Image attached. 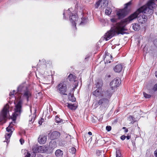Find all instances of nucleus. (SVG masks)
Wrapping results in <instances>:
<instances>
[{
	"label": "nucleus",
	"instance_id": "a211bd4d",
	"mask_svg": "<svg viewBox=\"0 0 157 157\" xmlns=\"http://www.w3.org/2000/svg\"><path fill=\"white\" fill-rule=\"evenodd\" d=\"M122 69V66L121 64L116 65L114 68V70L116 72H120Z\"/></svg>",
	"mask_w": 157,
	"mask_h": 157
},
{
	"label": "nucleus",
	"instance_id": "79ce46f5",
	"mask_svg": "<svg viewBox=\"0 0 157 157\" xmlns=\"http://www.w3.org/2000/svg\"><path fill=\"white\" fill-rule=\"evenodd\" d=\"M111 21L113 23H115L117 22V20L115 18H113L111 19Z\"/></svg>",
	"mask_w": 157,
	"mask_h": 157
},
{
	"label": "nucleus",
	"instance_id": "3c124183",
	"mask_svg": "<svg viewBox=\"0 0 157 157\" xmlns=\"http://www.w3.org/2000/svg\"><path fill=\"white\" fill-rule=\"evenodd\" d=\"M88 134L89 135H92V133L91 132H88Z\"/></svg>",
	"mask_w": 157,
	"mask_h": 157
},
{
	"label": "nucleus",
	"instance_id": "aec40b11",
	"mask_svg": "<svg viewBox=\"0 0 157 157\" xmlns=\"http://www.w3.org/2000/svg\"><path fill=\"white\" fill-rule=\"evenodd\" d=\"M132 25V28L135 31H139L140 29V26L138 24L134 23Z\"/></svg>",
	"mask_w": 157,
	"mask_h": 157
},
{
	"label": "nucleus",
	"instance_id": "1a4fd4ad",
	"mask_svg": "<svg viewBox=\"0 0 157 157\" xmlns=\"http://www.w3.org/2000/svg\"><path fill=\"white\" fill-rule=\"evenodd\" d=\"M120 79L118 78H116L114 79L110 83V85L111 86V89L112 90H114L117 87L119 86L120 82Z\"/></svg>",
	"mask_w": 157,
	"mask_h": 157
},
{
	"label": "nucleus",
	"instance_id": "a18cd8bd",
	"mask_svg": "<svg viewBox=\"0 0 157 157\" xmlns=\"http://www.w3.org/2000/svg\"><path fill=\"white\" fill-rule=\"evenodd\" d=\"M126 138V136L124 135L122 136H121V139L122 140H123Z\"/></svg>",
	"mask_w": 157,
	"mask_h": 157
},
{
	"label": "nucleus",
	"instance_id": "b1692460",
	"mask_svg": "<svg viewBox=\"0 0 157 157\" xmlns=\"http://www.w3.org/2000/svg\"><path fill=\"white\" fill-rule=\"evenodd\" d=\"M67 104L68 108L72 110H75L77 108V107L74 104L69 103H67Z\"/></svg>",
	"mask_w": 157,
	"mask_h": 157
},
{
	"label": "nucleus",
	"instance_id": "2f4dec72",
	"mask_svg": "<svg viewBox=\"0 0 157 157\" xmlns=\"http://www.w3.org/2000/svg\"><path fill=\"white\" fill-rule=\"evenodd\" d=\"M68 98L69 100L72 101H75V98L71 94L69 95Z\"/></svg>",
	"mask_w": 157,
	"mask_h": 157
},
{
	"label": "nucleus",
	"instance_id": "cd10ccee",
	"mask_svg": "<svg viewBox=\"0 0 157 157\" xmlns=\"http://www.w3.org/2000/svg\"><path fill=\"white\" fill-rule=\"evenodd\" d=\"M112 10L109 8L107 7L105 10V13L106 14L109 15L111 13Z\"/></svg>",
	"mask_w": 157,
	"mask_h": 157
},
{
	"label": "nucleus",
	"instance_id": "39448f33",
	"mask_svg": "<svg viewBox=\"0 0 157 157\" xmlns=\"http://www.w3.org/2000/svg\"><path fill=\"white\" fill-rule=\"evenodd\" d=\"M33 150L34 153H46L48 154H50V153H48L49 150L48 147L45 145H42L40 146H35L33 147Z\"/></svg>",
	"mask_w": 157,
	"mask_h": 157
},
{
	"label": "nucleus",
	"instance_id": "7ed1b4c3",
	"mask_svg": "<svg viewBox=\"0 0 157 157\" xmlns=\"http://www.w3.org/2000/svg\"><path fill=\"white\" fill-rule=\"evenodd\" d=\"M115 29H111L105 34L104 38L106 41L115 35L116 33L124 34L126 33L125 31L127 29L125 28V25L122 22V20L120 22L116 24Z\"/></svg>",
	"mask_w": 157,
	"mask_h": 157
},
{
	"label": "nucleus",
	"instance_id": "e433bc0d",
	"mask_svg": "<svg viewBox=\"0 0 157 157\" xmlns=\"http://www.w3.org/2000/svg\"><path fill=\"white\" fill-rule=\"evenodd\" d=\"M102 153V151L99 150H97L96 151V155H97L99 156V157L101 156Z\"/></svg>",
	"mask_w": 157,
	"mask_h": 157
},
{
	"label": "nucleus",
	"instance_id": "6ab92c4d",
	"mask_svg": "<svg viewBox=\"0 0 157 157\" xmlns=\"http://www.w3.org/2000/svg\"><path fill=\"white\" fill-rule=\"evenodd\" d=\"M55 154L57 157H62L63 155V152L60 149H58L55 151Z\"/></svg>",
	"mask_w": 157,
	"mask_h": 157
},
{
	"label": "nucleus",
	"instance_id": "49530a36",
	"mask_svg": "<svg viewBox=\"0 0 157 157\" xmlns=\"http://www.w3.org/2000/svg\"><path fill=\"white\" fill-rule=\"evenodd\" d=\"M44 120L43 119H41L40 121H39L38 123L40 125L42 124Z\"/></svg>",
	"mask_w": 157,
	"mask_h": 157
},
{
	"label": "nucleus",
	"instance_id": "a19ab883",
	"mask_svg": "<svg viewBox=\"0 0 157 157\" xmlns=\"http://www.w3.org/2000/svg\"><path fill=\"white\" fill-rule=\"evenodd\" d=\"M15 92V90H13L12 92H10V96H14V94Z\"/></svg>",
	"mask_w": 157,
	"mask_h": 157
},
{
	"label": "nucleus",
	"instance_id": "20e7f679",
	"mask_svg": "<svg viewBox=\"0 0 157 157\" xmlns=\"http://www.w3.org/2000/svg\"><path fill=\"white\" fill-rule=\"evenodd\" d=\"M69 15V20L70 22L71 23L73 26L74 25V27L75 29H76V25L77 23H78V16L76 14H73L70 11V9H69L65 11L64 10L63 15V18L64 19H66L65 15Z\"/></svg>",
	"mask_w": 157,
	"mask_h": 157
},
{
	"label": "nucleus",
	"instance_id": "ddd939ff",
	"mask_svg": "<svg viewBox=\"0 0 157 157\" xmlns=\"http://www.w3.org/2000/svg\"><path fill=\"white\" fill-rule=\"evenodd\" d=\"M126 12L124 10H121L117 12V15L119 19L124 18L126 15Z\"/></svg>",
	"mask_w": 157,
	"mask_h": 157
},
{
	"label": "nucleus",
	"instance_id": "c03bdc74",
	"mask_svg": "<svg viewBox=\"0 0 157 157\" xmlns=\"http://www.w3.org/2000/svg\"><path fill=\"white\" fill-rule=\"evenodd\" d=\"M20 143H21V144H22L24 142V140L23 139L21 138L20 140Z\"/></svg>",
	"mask_w": 157,
	"mask_h": 157
},
{
	"label": "nucleus",
	"instance_id": "423d86ee",
	"mask_svg": "<svg viewBox=\"0 0 157 157\" xmlns=\"http://www.w3.org/2000/svg\"><path fill=\"white\" fill-rule=\"evenodd\" d=\"M9 105L7 104L4 107L0 114V122L3 121H5L4 123L6 122L7 115L9 112Z\"/></svg>",
	"mask_w": 157,
	"mask_h": 157
},
{
	"label": "nucleus",
	"instance_id": "9b49d317",
	"mask_svg": "<svg viewBox=\"0 0 157 157\" xmlns=\"http://www.w3.org/2000/svg\"><path fill=\"white\" fill-rule=\"evenodd\" d=\"M57 146V143L56 141L54 140H51L49 143V147H48L49 151L48 152L50 153H52L54 149L56 148Z\"/></svg>",
	"mask_w": 157,
	"mask_h": 157
},
{
	"label": "nucleus",
	"instance_id": "c756f323",
	"mask_svg": "<svg viewBox=\"0 0 157 157\" xmlns=\"http://www.w3.org/2000/svg\"><path fill=\"white\" fill-rule=\"evenodd\" d=\"M116 157H122L120 150L118 149H116Z\"/></svg>",
	"mask_w": 157,
	"mask_h": 157
},
{
	"label": "nucleus",
	"instance_id": "bf43d9fd",
	"mask_svg": "<svg viewBox=\"0 0 157 157\" xmlns=\"http://www.w3.org/2000/svg\"><path fill=\"white\" fill-rule=\"evenodd\" d=\"M2 0H0V2H1Z\"/></svg>",
	"mask_w": 157,
	"mask_h": 157
},
{
	"label": "nucleus",
	"instance_id": "6e6552de",
	"mask_svg": "<svg viewBox=\"0 0 157 157\" xmlns=\"http://www.w3.org/2000/svg\"><path fill=\"white\" fill-rule=\"evenodd\" d=\"M66 85L63 82H60L58 86L57 90L59 92L62 94L67 95L65 93L67 91Z\"/></svg>",
	"mask_w": 157,
	"mask_h": 157
},
{
	"label": "nucleus",
	"instance_id": "37998d69",
	"mask_svg": "<svg viewBox=\"0 0 157 157\" xmlns=\"http://www.w3.org/2000/svg\"><path fill=\"white\" fill-rule=\"evenodd\" d=\"M33 157H36V154L35 153L33 154ZM36 157H43L42 155L40 154H39L37 155V156Z\"/></svg>",
	"mask_w": 157,
	"mask_h": 157
},
{
	"label": "nucleus",
	"instance_id": "f257e3e1",
	"mask_svg": "<svg viewBox=\"0 0 157 157\" xmlns=\"http://www.w3.org/2000/svg\"><path fill=\"white\" fill-rule=\"evenodd\" d=\"M17 92L15 94V95H17L18 94H21V96L19 98L20 100L17 102V104L15 105L14 109L15 112L13 114L12 118L13 123H15L16 117L20 115L21 112V109L23 99H26L27 101H28L29 98L31 96V94L30 91L28 89L27 86H25L24 84L20 85L17 88ZM13 122L10 123L9 126L6 128V131L8 132L6 133L5 135L6 138L5 142L7 143L10 141L9 139L11 137L12 132L14 130L13 128Z\"/></svg>",
	"mask_w": 157,
	"mask_h": 157
},
{
	"label": "nucleus",
	"instance_id": "412c9836",
	"mask_svg": "<svg viewBox=\"0 0 157 157\" xmlns=\"http://www.w3.org/2000/svg\"><path fill=\"white\" fill-rule=\"evenodd\" d=\"M87 22V19L85 17H82L81 18V21L80 22H78L79 25H84Z\"/></svg>",
	"mask_w": 157,
	"mask_h": 157
},
{
	"label": "nucleus",
	"instance_id": "a878e982",
	"mask_svg": "<svg viewBox=\"0 0 157 157\" xmlns=\"http://www.w3.org/2000/svg\"><path fill=\"white\" fill-rule=\"evenodd\" d=\"M68 78L69 81H75L76 78V76L72 74H70L68 76Z\"/></svg>",
	"mask_w": 157,
	"mask_h": 157
},
{
	"label": "nucleus",
	"instance_id": "4be33fe9",
	"mask_svg": "<svg viewBox=\"0 0 157 157\" xmlns=\"http://www.w3.org/2000/svg\"><path fill=\"white\" fill-rule=\"evenodd\" d=\"M154 45L151 46V49L152 50H157V39H155L153 41Z\"/></svg>",
	"mask_w": 157,
	"mask_h": 157
},
{
	"label": "nucleus",
	"instance_id": "f704fd0d",
	"mask_svg": "<svg viewBox=\"0 0 157 157\" xmlns=\"http://www.w3.org/2000/svg\"><path fill=\"white\" fill-rule=\"evenodd\" d=\"M101 0H100L98 1L96 3L95 6L96 8H98L100 6H101Z\"/></svg>",
	"mask_w": 157,
	"mask_h": 157
},
{
	"label": "nucleus",
	"instance_id": "ea45409f",
	"mask_svg": "<svg viewBox=\"0 0 157 157\" xmlns=\"http://www.w3.org/2000/svg\"><path fill=\"white\" fill-rule=\"evenodd\" d=\"M153 90L154 91L157 90V83L155 84L153 88Z\"/></svg>",
	"mask_w": 157,
	"mask_h": 157
},
{
	"label": "nucleus",
	"instance_id": "dca6fc26",
	"mask_svg": "<svg viewBox=\"0 0 157 157\" xmlns=\"http://www.w3.org/2000/svg\"><path fill=\"white\" fill-rule=\"evenodd\" d=\"M112 58V56L111 55H106L104 59L105 63H109L112 62L113 61Z\"/></svg>",
	"mask_w": 157,
	"mask_h": 157
},
{
	"label": "nucleus",
	"instance_id": "393cba45",
	"mask_svg": "<svg viewBox=\"0 0 157 157\" xmlns=\"http://www.w3.org/2000/svg\"><path fill=\"white\" fill-rule=\"evenodd\" d=\"M36 117V116L35 115H33V116L31 115L29 116V117L30 118L29 120V124H32L34 122Z\"/></svg>",
	"mask_w": 157,
	"mask_h": 157
},
{
	"label": "nucleus",
	"instance_id": "5fc2aeb1",
	"mask_svg": "<svg viewBox=\"0 0 157 157\" xmlns=\"http://www.w3.org/2000/svg\"><path fill=\"white\" fill-rule=\"evenodd\" d=\"M155 77L157 78V71H155Z\"/></svg>",
	"mask_w": 157,
	"mask_h": 157
},
{
	"label": "nucleus",
	"instance_id": "9d476101",
	"mask_svg": "<svg viewBox=\"0 0 157 157\" xmlns=\"http://www.w3.org/2000/svg\"><path fill=\"white\" fill-rule=\"evenodd\" d=\"M113 91L111 89H109L107 90L102 91V98H110L112 96Z\"/></svg>",
	"mask_w": 157,
	"mask_h": 157
},
{
	"label": "nucleus",
	"instance_id": "de8ad7c7",
	"mask_svg": "<svg viewBox=\"0 0 157 157\" xmlns=\"http://www.w3.org/2000/svg\"><path fill=\"white\" fill-rule=\"evenodd\" d=\"M132 145L133 147V148H136V146L135 143V142L132 141Z\"/></svg>",
	"mask_w": 157,
	"mask_h": 157
},
{
	"label": "nucleus",
	"instance_id": "13d9d810",
	"mask_svg": "<svg viewBox=\"0 0 157 157\" xmlns=\"http://www.w3.org/2000/svg\"><path fill=\"white\" fill-rule=\"evenodd\" d=\"M123 129H125L126 128L125 127H123L122 128Z\"/></svg>",
	"mask_w": 157,
	"mask_h": 157
},
{
	"label": "nucleus",
	"instance_id": "4c0bfd02",
	"mask_svg": "<svg viewBox=\"0 0 157 157\" xmlns=\"http://www.w3.org/2000/svg\"><path fill=\"white\" fill-rule=\"evenodd\" d=\"M111 127L110 126H107L106 127V130L108 131L109 132L111 130Z\"/></svg>",
	"mask_w": 157,
	"mask_h": 157
},
{
	"label": "nucleus",
	"instance_id": "58836bf2",
	"mask_svg": "<svg viewBox=\"0 0 157 157\" xmlns=\"http://www.w3.org/2000/svg\"><path fill=\"white\" fill-rule=\"evenodd\" d=\"M25 157H30L31 156V155L30 153H29L28 152H25Z\"/></svg>",
	"mask_w": 157,
	"mask_h": 157
},
{
	"label": "nucleus",
	"instance_id": "f3484780",
	"mask_svg": "<svg viewBox=\"0 0 157 157\" xmlns=\"http://www.w3.org/2000/svg\"><path fill=\"white\" fill-rule=\"evenodd\" d=\"M156 5L155 2L152 0H149L147 3V6H145L147 8H149V9H152L153 10L152 8L154 7Z\"/></svg>",
	"mask_w": 157,
	"mask_h": 157
},
{
	"label": "nucleus",
	"instance_id": "72a5a7b5",
	"mask_svg": "<svg viewBox=\"0 0 157 157\" xmlns=\"http://www.w3.org/2000/svg\"><path fill=\"white\" fill-rule=\"evenodd\" d=\"M132 4L131 1H130L128 3L124 4V9L123 10H125L129 6H130Z\"/></svg>",
	"mask_w": 157,
	"mask_h": 157
},
{
	"label": "nucleus",
	"instance_id": "8fccbe9b",
	"mask_svg": "<svg viewBox=\"0 0 157 157\" xmlns=\"http://www.w3.org/2000/svg\"><path fill=\"white\" fill-rule=\"evenodd\" d=\"M126 138L127 140H129L131 136H126Z\"/></svg>",
	"mask_w": 157,
	"mask_h": 157
},
{
	"label": "nucleus",
	"instance_id": "4468645a",
	"mask_svg": "<svg viewBox=\"0 0 157 157\" xmlns=\"http://www.w3.org/2000/svg\"><path fill=\"white\" fill-rule=\"evenodd\" d=\"M102 88H98L93 92V95L96 97H100L102 98Z\"/></svg>",
	"mask_w": 157,
	"mask_h": 157
},
{
	"label": "nucleus",
	"instance_id": "864d4df0",
	"mask_svg": "<svg viewBox=\"0 0 157 157\" xmlns=\"http://www.w3.org/2000/svg\"><path fill=\"white\" fill-rule=\"evenodd\" d=\"M128 130L126 128V129H125V131H124V132H128Z\"/></svg>",
	"mask_w": 157,
	"mask_h": 157
},
{
	"label": "nucleus",
	"instance_id": "bb28decb",
	"mask_svg": "<svg viewBox=\"0 0 157 157\" xmlns=\"http://www.w3.org/2000/svg\"><path fill=\"white\" fill-rule=\"evenodd\" d=\"M103 83L101 80H99L97 83V87L98 88H101L103 86Z\"/></svg>",
	"mask_w": 157,
	"mask_h": 157
},
{
	"label": "nucleus",
	"instance_id": "7c9ffc66",
	"mask_svg": "<svg viewBox=\"0 0 157 157\" xmlns=\"http://www.w3.org/2000/svg\"><path fill=\"white\" fill-rule=\"evenodd\" d=\"M63 142V140L61 139H59L57 140V144L60 146H63L64 145V143Z\"/></svg>",
	"mask_w": 157,
	"mask_h": 157
},
{
	"label": "nucleus",
	"instance_id": "c85d7f7f",
	"mask_svg": "<svg viewBox=\"0 0 157 157\" xmlns=\"http://www.w3.org/2000/svg\"><path fill=\"white\" fill-rule=\"evenodd\" d=\"M55 120L56 122L58 123L63 122V120L59 117L57 116H56L55 117Z\"/></svg>",
	"mask_w": 157,
	"mask_h": 157
},
{
	"label": "nucleus",
	"instance_id": "f03ea898",
	"mask_svg": "<svg viewBox=\"0 0 157 157\" xmlns=\"http://www.w3.org/2000/svg\"><path fill=\"white\" fill-rule=\"evenodd\" d=\"M153 12L152 9L143 6L138 9L136 12L131 14L128 17L122 20V22L126 25L130 23L133 20L137 17L138 22L142 24L145 23L147 21V16L151 15Z\"/></svg>",
	"mask_w": 157,
	"mask_h": 157
},
{
	"label": "nucleus",
	"instance_id": "603ef678",
	"mask_svg": "<svg viewBox=\"0 0 157 157\" xmlns=\"http://www.w3.org/2000/svg\"><path fill=\"white\" fill-rule=\"evenodd\" d=\"M129 118H131L132 119V120H133V117L132 116H129Z\"/></svg>",
	"mask_w": 157,
	"mask_h": 157
},
{
	"label": "nucleus",
	"instance_id": "f8f14e48",
	"mask_svg": "<svg viewBox=\"0 0 157 157\" xmlns=\"http://www.w3.org/2000/svg\"><path fill=\"white\" fill-rule=\"evenodd\" d=\"M60 133L57 131H54L51 133L50 136H49V138L51 140L58 139L60 136Z\"/></svg>",
	"mask_w": 157,
	"mask_h": 157
},
{
	"label": "nucleus",
	"instance_id": "09e8293b",
	"mask_svg": "<svg viewBox=\"0 0 157 157\" xmlns=\"http://www.w3.org/2000/svg\"><path fill=\"white\" fill-rule=\"evenodd\" d=\"M154 155L155 157H157V149L154 151Z\"/></svg>",
	"mask_w": 157,
	"mask_h": 157
},
{
	"label": "nucleus",
	"instance_id": "0eeeda50",
	"mask_svg": "<svg viewBox=\"0 0 157 157\" xmlns=\"http://www.w3.org/2000/svg\"><path fill=\"white\" fill-rule=\"evenodd\" d=\"M109 103V100L107 98H103L100 99L98 101L94 102L93 104L94 105V108H96L98 106L101 105L104 107L108 106Z\"/></svg>",
	"mask_w": 157,
	"mask_h": 157
},
{
	"label": "nucleus",
	"instance_id": "2eb2a0df",
	"mask_svg": "<svg viewBox=\"0 0 157 157\" xmlns=\"http://www.w3.org/2000/svg\"><path fill=\"white\" fill-rule=\"evenodd\" d=\"M47 137L45 136L40 135L38 138V142L41 144L45 143L47 140Z\"/></svg>",
	"mask_w": 157,
	"mask_h": 157
},
{
	"label": "nucleus",
	"instance_id": "473e14b6",
	"mask_svg": "<svg viewBox=\"0 0 157 157\" xmlns=\"http://www.w3.org/2000/svg\"><path fill=\"white\" fill-rule=\"evenodd\" d=\"M70 152L72 154H75L76 151V149L74 147H72L69 150Z\"/></svg>",
	"mask_w": 157,
	"mask_h": 157
},
{
	"label": "nucleus",
	"instance_id": "4d7b16f0",
	"mask_svg": "<svg viewBox=\"0 0 157 157\" xmlns=\"http://www.w3.org/2000/svg\"><path fill=\"white\" fill-rule=\"evenodd\" d=\"M108 78H109V77H110L111 76H110V75H108Z\"/></svg>",
	"mask_w": 157,
	"mask_h": 157
},
{
	"label": "nucleus",
	"instance_id": "c9c22d12",
	"mask_svg": "<svg viewBox=\"0 0 157 157\" xmlns=\"http://www.w3.org/2000/svg\"><path fill=\"white\" fill-rule=\"evenodd\" d=\"M143 94L144 97L146 98H149L151 97V95H150L147 94L145 92H144Z\"/></svg>",
	"mask_w": 157,
	"mask_h": 157
},
{
	"label": "nucleus",
	"instance_id": "5701e85b",
	"mask_svg": "<svg viewBox=\"0 0 157 157\" xmlns=\"http://www.w3.org/2000/svg\"><path fill=\"white\" fill-rule=\"evenodd\" d=\"M101 7H104L107 6L108 4V2L107 0H101Z\"/></svg>",
	"mask_w": 157,
	"mask_h": 157
},
{
	"label": "nucleus",
	"instance_id": "6e6d98bb",
	"mask_svg": "<svg viewBox=\"0 0 157 157\" xmlns=\"http://www.w3.org/2000/svg\"><path fill=\"white\" fill-rule=\"evenodd\" d=\"M92 121L93 123H95V121H94V119H93L92 120Z\"/></svg>",
	"mask_w": 157,
	"mask_h": 157
}]
</instances>
